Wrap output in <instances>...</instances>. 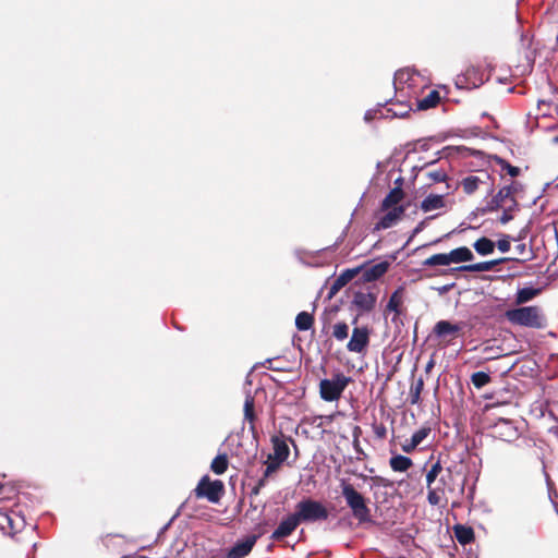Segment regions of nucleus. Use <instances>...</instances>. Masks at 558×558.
Wrapping results in <instances>:
<instances>
[{"label": "nucleus", "instance_id": "1", "mask_svg": "<svg viewBox=\"0 0 558 558\" xmlns=\"http://www.w3.org/2000/svg\"><path fill=\"white\" fill-rule=\"evenodd\" d=\"M466 477L454 468L444 469L440 461L426 472L427 501L430 506L447 505L449 496L459 498L464 494Z\"/></svg>", "mask_w": 558, "mask_h": 558}, {"label": "nucleus", "instance_id": "2", "mask_svg": "<svg viewBox=\"0 0 558 558\" xmlns=\"http://www.w3.org/2000/svg\"><path fill=\"white\" fill-rule=\"evenodd\" d=\"M396 94H404L405 97L415 98L425 93L424 77L413 68H403L396 71L393 76Z\"/></svg>", "mask_w": 558, "mask_h": 558}, {"label": "nucleus", "instance_id": "3", "mask_svg": "<svg viewBox=\"0 0 558 558\" xmlns=\"http://www.w3.org/2000/svg\"><path fill=\"white\" fill-rule=\"evenodd\" d=\"M341 495L344 498L347 506L351 509L352 515L357 520L359 524L371 523L372 513L367 506L366 498L357 492L354 486L347 480L340 482Z\"/></svg>", "mask_w": 558, "mask_h": 558}, {"label": "nucleus", "instance_id": "4", "mask_svg": "<svg viewBox=\"0 0 558 558\" xmlns=\"http://www.w3.org/2000/svg\"><path fill=\"white\" fill-rule=\"evenodd\" d=\"M505 316L507 320L512 325L529 328H542L545 322L542 308L536 305L520 306L517 308L508 310L505 313Z\"/></svg>", "mask_w": 558, "mask_h": 558}, {"label": "nucleus", "instance_id": "5", "mask_svg": "<svg viewBox=\"0 0 558 558\" xmlns=\"http://www.w3.org/2000/svg\"><path fill=\"white\" fill-rule=\"evenodd\" d=\"M294 512L300 523L325 521L329 515L327 508L320 501L311 498L299 501Z\"/></svg>", "mask_w": 558, "mask_h": 558}, {"label": "nucleus", "instance_id": "6", "mask_svg": "<svg viewBox=\"0 0 558 558\" xmlns=\"http://www.w3.org/2000/svg\"><path fill=\"white\" fill-rule=\"evenodd\" d=\"M350 380L351 378L342 373L335 374L331 379H322L319 383L320 398L328 402L337 401Z\"/></svg>", "mask_w": 558, "mask_h": 558}, {"label": "nucleus", "instance_id": "7", "mask_svg": "<svg viewBox=\"0 0 558 558\" xmlns=\"http://www.w3.org/2000/svg\"><path fill=\"white\" fill-rule=\"evenodd\" d=\"M193 492L196 498H206L209 502L218 504L225 494V485L220 480L211 481L208 475H204Z\"/></svg>", "mask_w": 558, "mask_h": 558}, {"label": "nucleus", "instance_id": "8", "mask_svg": "<svg viewBox=\"0 0 558 558\" xmlns=\"http://www.w3.org/2000/svg\"><path fill=\"white\" fill-rule=\"evenodd\" d=\"M427 93L420 98L416 96L415 105H439L441 101L445 102H459L458 99L450 97L451 89L447 85H439L437 88L430 89L426 86Z\"/></svg>", "mask_w": 558, "mask_h": 558}, {"label": "nucleus", "instance_id": "9", "mask_svg": "<svg viewBox=\"0 0 558 558\" xmlns=\"http://www.w3.org/2000/svg\"><path fill=\"white\" fill-rule=\"evenodd\" d=\"M371 329L367 326L354 327L351 338L347 343L349 352L365 354L369 345Z\"/></svg>", "mask_w": 558, "mask_h": 558}, {"label": "nucleus", "instance_id": "10", "mask_svg": "<svg viewBox=\"0 0 558 558\" xmlns=\"http://www.w3.org/2000/svg\"><path fill=\"white\" fill-rule=\"evenodd\" d=\"M533 257H534V255L530 252L529 255L523 257V258L501 257V258H498V259H493V260H487V262H480V263L471 264V265H463V266H460V267L452 268L451 270H460V271H469V272L490 271L497 265H499L501 263H505V262H508V260H513V262L522 264V263H525L527 260L533 259Z\"/></svg>", "mask_w": 558, "mask_h": 558}, {"label": "nucleus", "instance_id": "11", "mask_svg": "<svg viewBox=\"0 0 558 558\" xmlns=\"http://www.w3.org/2000/svg\"><path fill=\"white\" fill-rule=\"evenodd\" d=\"M514 192L515 189L512 184L501 187L497 194L493 196V198L487 203L484 211H496L500 208H504L507 202H510L513 204V206H518V202L513 196Z\"/></svg>", "mask_w": 558, "mask_h": 558}, {"label": "nucleus", "instance_id": "12", "mask_svg": "<svg viewBox=\"0 0 558 558\" xmlns=\"http://www.w3.org/2000/svg\"><path fill=\"white\" fill-rule=\"evenodd\" d=\"M264 531H259L258 534L246 536L242 541H238L227 553L226 558H244L246 557L255 546L257 539L264 534Z\"/></svg>", "mask_w": 558, "mask_h": 558}, {"label": "nucleus", "instance_id": "13", "mask_svg": "<svg viewBox=\"0 0 558 558\" xmlns=\"http://www.w3.org/2000/svg\"><path fill=\"white\" fill-rule=\"evenodd\" d=\"M493 433L496 438L508 442L519 438L518 427L512 421L507 418H499L493 427Z\"/></svg>", "mask_w": 558, "mask_h": 558}, {"label": "nucleus", "instance_id": "14", "mask_svg": "<svg viewBox=\"0 0 558 558\" xmlns=\"http://www.w3.org/2000/svg\"><path fill=\"white\" fill-rule=\"evenodd\" d=\"M464 326L462 322L453 324L449 320H439L435 324L433 332L438 338H449L448 342H450L461 335Z\"/></svg>", "mask_w": 558, "mask_h": 558}, {"label": "nucleus", "instance_id": "15", "mask_svg": "<svg viewBox=\"0 0 558 558\" xmlns=\"http://www.w3.org/2000/svg\"><path fill=\"white\" fill-rule=\"evenodd\" d=\"M300 525V521L295 512L288 514L277 526V529L270 535V539L274 542H280L283 538L290 536L296 527Z\"/></svg>", "mask_w": 558, "mask_h": 558}, {"label": "nucleus", "instance_id": "16", "mask_svg": "<svg viewBox=\"0 0 558 558\" xmlns=\"http://www.w3.org/2000/svg\"><path fill=\"white\" fill-rule=\"evenodd\" d=\"M385 211L386 213L375 225V230L388 229L395 226L404 215L405 208L403 206H397Z\"/></svg>", "mask_w": 558, "mask_h": 558}, {"label": "nucleus", "instance_id": "17", "mask_svg": "<svg viewBox=\"0 0 558 558\" xmlns=\"http://www.w3.org/2000/svg\"><path fill=\"white\" fill-rule=\"evenodd\" d=\"M271 444L274 453L268 456V460H275L278 461L279 463H283L288 459L290 453V449L286 440L279 436H272Z\"/></svg>", "mask_w": 558, "mask_h": 558}, {"label": "nucleus", "instance_id": "18", "mask_svg": "<svg viewBox=\"0 0 558 558\" xmlns=\"http://www.w3.org/2000/svg\"><path fill=\"white\" fill-rule=\"evenodd\" d=\"M377 296L373 292H355L353 304L363 312H371L376 305Z\"/></svg>", "mask_w": 558, "mask_h": 558}, {"label": "nucleus", "instance_id": "19", "mask_svg": "<svg viewBox=\"0 0 558 558\" xmlns=\"http://www.w3.org/2000/svg\"><path fill=\"white\" fill-rule=\"evenodd\" d=\"M389 268L388 262H380L362 271V280L364 282H373L383 277Z\"/></svg>", "mask_w": 558, "mask_h": 558}, {"label": "nucleus", "instance_id": "20", "mask_svg": "<svg viewBox=\"0 0 558 558\" xmlns=\"http://www.w3.org/2000/svg\"><path fill=\"white\" fill-rule=\"evenodd\" d=\"M359 272V268L344 270L340 276H338L333 280L330 287V295L336 294L339 290L347 286Z\"/></svg>", "mask_w": 558, "mask_h": 558}, {"label": "nucleus", "instance_id": "21", "mask_svg": "<svg viewBox=\"0 0 558 558\" xmlns=\"http://www.w3.org/2000/svg\"><path fill=\"white\" fill-rule=\"evenodd\" d=\"M398 116L391 107H375L365 112L364 119L369 122L376 119H393Z\"/></svg>", "mask_w": 558, "mask_h": 558}, {"label": "nucleus", "instance_id": "22", "mask_svg": "<svg viewBox=\"0 0 558 558\" xmlns=\"http://www.w3.org/2000/svg\"><path fill=\"white\" fill-rule=\"evenodd\" d=\"M453 534L458 543L463 546L471 544L475 538L474 530L463 524H456L453 526Z\"/></svg>", "mask_w": 558, "mask_h": 558}, {"label": "nucleus", "instance_id": "23", "mask_svg": "<svg viewBox=\"0 0 558 558\" xmlns=\"http://www.w3.org/2000/svg\"><path fill=\"white\" fill-rule=\"evenodd\" d=\"M403 196L404 193L401 187H393L383 199L380 210H388L399 206L398 204L402 201Z\"/></svg>", "mask_w": 558, "mask_h": 558}, {"label": "nucleus", "instance_id": "24", "mask_svg": "<svg viewBox=\"0 0 558 558\" xmlns=\"http://www.w3.org/2000/svg\"><path fill=\"white\" fill-rule=\"evenodd\" d=\"M403 287H399L389 298L386 305V312H393L396 316L401 314V306L403 303Z\"/></svg>", "mask_w": 558, "mask_h": 558}, {"label": "nucleus", "instance_id": "25", "mask_svg": "<svg viewBox=\"0 0 558 558\" xmlns=\"http://www.w3.org/2000/svg\"><path fill=\"white\" fill-rule=\"evenodd\" d=\"M541 292H542V289H539V288L525 287V288L519 289L515 293L514 303H515V305L525 304V303L532 301L537 295H539Z\"/></svg>", "mask_w": 558, "mask_h": 558}, {"label": "nucleus", "instance_id": "26", "mask_svg": "<svg viewBox=\"0 0 558 558\" xmlns=\"http://www.w3.org/2000/svg\"><path fill=\"white\" fill-rule=\"evenodd\" d=\"M450 264L470 262L474 258L472 251L466 246L457 247L448 253Z\"/></svg>", "mask_w": 558, "mask_h": 558}, {"label": "nucleus", "instance_id": "27", "mask_svg": "<svg viewBox=\"0 0 558 558\" xmlns=\"http://www.w3.org/2000/svg\"><path fill=\"white\" fill-rule=\"evenodd\" d=\"M389 465L395 472H407L413 465V461L409 457L397 454L390 458Z\"/></svg>", "mask_w": 558, "mask_h": 558}, {"label": "nucleus", "instance_id": "28", "mask_svg": "<svg viewBox=\"0 0 558 558\" xmlns=\"http://www.w3.org/2000/svg\"><path fill=\"white\" fill-rule=\"evenodd\" d=\"M445 206L444 197L441 195L430 194L426 198L423 199L421 204V208L423 211H432L434 209H439Z\"/></svg>", "mask_w": 558, "mask_h": 558}, {"label": "nucleus", "instance_id": "29", "mask_svg": "<svg viewBox=\"0 0 558 558\" xmlns=\"http://www.w3.org/2000/svg\"><path fill=\"white\" fill-rule=\"evenodd\" d=\"M473 247L480 255H489L495 250V242L486 236H482L474 242Z\"/></svg>", "mask_w": 558, "mask_h": 558}, {"label": "nucleus", "instance_id": "30", "mask_svg": "<svg viewBox=\"0 0 558 558\" xmlns=\"http://www.w3.org/2000/svg\"><path fill=\"white\" fill-rule=\"evenodd\" d=\"M244 420L247 421L251 425V429H255V400L252 396H246L244 401Z\"/></svg>", "mask_w": 558, "mask_h": 558}, {"label": "nucleus", "instance_id": "31", "mask_svg": "<svg viewBox=\"0 0 558 558\" xmlns=\"http://www.w3.org/2000/svg\"><path fill=\"white\" fill-rule=\"evenodd\" d=\"M229 461L226 453H220L214 458L210 463V470L217 474L221 475L228 470Z\"/></svg>", "mask_w": 558, "mask_h": 558}, {"label": "nucleus", "instance_id": "32", "mask_svg": "<svg viewBox=\"0 0 558 558\" xmlns=\"http://www.w3.org/2000/svg\"><path fill=\"white\" fill-rule=\"evenodd\" d=\"M314 325V317L307 312H301L295 317V326L300 331H306Z\"/></svg>", "mask_w": 558, "mask_h": 558}, {"label": "nucleus", "instance_id": "33", "mask_svg": "<svg viewBox=\"0 0 558 558\" xmlns=\"http://www.w3.org/2000/svg\"><path fill=\"white\" fill-rule=\"evenodd\" d=\"M423 266L434 267V266H447L450 265L448 253H439L434 254L426 258L423 263Z\"/></svg>", "mask_w": 558, "mask_h": 558}, {"label": "nucleus", "instance_id": "34", "mask_svg": "<svg viewBox=\"0 0 558 558\" xmlns=\"http://www.w3.org/2000/svg\"><path fill=\"white\" fill-rule=\"evenodd\" d=\"M424 389V380L422 377H420L414 384L410 387L409 398L410 403L412 405L418 404L421 401V393Z\"/></svg>", "mask_w": 558, "mask_h": 558}, {"label": "nucleus", "instance_id": "35", "mask_svg": "<svg viewBox=\"0 0 558 558\" xmlns=\"http://www.w3.org/2000/svg\"><path fill=\"white\" fill-rule=\"evenodd\" d=\"M482 183V180L476 175H469L461 181L463 192L468 195L473 194Z\"/></svg>", "mask_w": 558, "mask_h": 558}, {"label": "nucleus", "instance_id": "36", "mask_svg": "<svg viewBox=\"0 0 558 558\" xmlns=\"http://www.w3.org/2000/svg\"><path fill=\"white\" fill-rule=\"evenodd\" d=\"M349 336V325L345 322H339L332 326V337L338 341H343Z\"/></svg>", "mask_w": 558, "mask_h": 558}, {"label": "nucleus", "instance_id": "37", "mask_svg": "<svg viewBox=\"0 0 558 558\" xmlns=\"http://www.w3.org/2000/svg\"><path fill=\"white\" fill-rule=\"evenodd\" d=\"M495 160H496V163L500 166L501 170L507 171V173L509 175H511L512 178H515L520 174V168L512 166L507 160H505L500 157H495Z\"/></svg>", "mask_w": 558, "mask_h": 558}, {"label": "nucleus", "instance_id": "38", "mask_svg": "<svg viewBox=\"0 0 558 558\" xmlns=\"http://www.w3.org/2000/svg\"><path fill=\"white\" fill-rule=\"evenodd\" d=\"M471 380L476 388H482L490 381V376L485 372H476L472 375Z\"/></svg>", "mask_w": 558, "mask_h": 558}, {"label": "nucleus", "instance_id": "39", "mask_svg": "<svg viewBox=\"0 0 558 558\" xmlns=\"http://www.w3.org/2000/svg\"><path fill=\"white\" fill-rule=\"evenodd\" d=\"M430 430V427H422L418 430H416L411 437L413 446L421 445L423 440L429 435Z\"/></svg>", "mask_w": 558, "mask_h": 558}, {"label": "nucleus", "instance_id": "40", "mask_svg": "<svg viewBox=\"0 0 558 558\" xmlns=\"http://www.w3.org/2000/svg\"><path fill=\"white\" fill-rule=\"evenodd\" d=\"M426 175L433 183L444 182L447 179V173L442 169L428 171Z\"/></svg>", "mask_w": 558, "mask_h": 558}, {"label": "nucleus", "instance_id": "41", "mask_svg": "<svg viewBox=\"0 0 558 558\" xmlns=\"http://www.w3.org/2000/svg\"><path fill=\"white\" fill-rule=\"evenodd\" d=\"M474 73V70H468L463 76H458V80L456 81L454 84L456 89L470 88V86L468 85V78L471 74Z\"/></svg>", "mask_w": 558, "mask_h": 558}, {"label": "nucleus", "instance_id": "42", "mask_svg": "<svg viewBox=\"0 0 558 558\" xmlns=\"http://www.w3.org/2000/svg\"><path fill=\"white\" fill-rule=\"evenodd\" d=\"M518 206H513V204H511L510 206L508 207H505L504 208V213L502 215L500 216L499 218V222L502 223V225H506L508 223L509 221H511L513 219V215H512V211L517 208Z\"/></svg>", "mask_w": 558, "mask_h": 558}, {"label": "nucleus", "instance_id": "43", "mask_svg": "<svg viewBox=\"0 0 558 558\" xmlns=\"http://www.w3.org/2000/svg\"><path fill=\"white\" fill-rule=\"evenodd\" d=\"M281 463L275 460H268L266 461V469L264 471L265 477H269L272 473H275L279 468Z\"/></svg>", "mask_w": 558, "mask_h": 558}, {"label": "nucleus", "instance_id": "44", "mask_svg": "<svg viewBox=\"0 0 558 558\" xmlns=\"http://www.w3.org/2000/svg\"><path fill=\"white\" fill-rule=\"evenodd\" d=\"M268 477L263 476L257 481V483L252 487L250 495L251 496H257L259 495L262 488H264L267 485Z\"/></svg>", "mask_w": 558, "mask_h": 558}, {"label": "nucleus", "instance_id": "45", "mask_svg": "<svg viewBox=\"0 0 558 558\" xmlns=\"http://www.w3.org/2000/svg\"><path fill=\"white\" fill-rule=\"evenodd\" d=\"M497 245L498 250L502 253H506L510 250V236L505 234L501 239L497 241L495 246Z\"/></svg>", "mask_w": 558, "mask_h": 558}, {"label": "nucleus", "instance_id": "46", "mask_svg": "<svg viewBox=\"0 0 558 558\" xmlns=\"http://www.w3.org/2000/svg\"><path fill=\"white\" fill-rule=\"evenodd\" d=\"M373 432L378 439H385L387 437V427L383 424H373Z\"/></svg>", "mask_w": 558, "mask_h": 558}, {"label": "nucleus", "instance_id": "47", "mask_svg": "<svg viewBox=\"0 0 558 558\" xmlns=\"http://www.w3.org/2000/svg\"><path fill=\"white\" fill-rule=\"evenodd\" d=\"M352 445H353V448L355 450V452L359 454V456H366L362 446H361V442H360V439H353L352 440Z\"/></svg>", "mask_w": 558, "mask_h": 558}, {"label": "nucleus", "instance_id": "48", "mask_svg": "<svg viewBox=\"0 0 558 558\" xmlns=\"http://www.w3.org/2000/svg\"><path fill=\"white\" fill-rule=\"evenodd\" d=\"M417 446H413V441L410 439V441H405L403 445H402V450L407 453H411L412 451L415 450Z\"/></svg>", "mask_w": 558, "mask_h": 558}, {"label": "nucleus", "instance_id": "49", "mask_svg": "<svg viewBox=\"0 0 558 558\" xmlns=\"http://www.w3.org/2000/svg\"><path fill=\"white\" fill-rule=\"evenodd\" d=\"M515 251L518 252V254H520L522 256L525 255L527 252L526 244L525 243L518 244L515 246Z\"/></svg>", "mask_w": 558, "mask_h": 558}, {"label": "nucleus", "instance_id": "50", "mask_svg": "<svg viewBox=\"0 0 558 558\" xmlns=\"http://www.w3.org/2000/svg\"><path fill=\"white\" fill-rule=\"evenodd\" d=\"M361 435H362V428L359 425H355L352 430L353 439H360Z\"/></svg>", "mask_w": 558, "mask_h": 558}, {"label": "nucleus", "instance_id": "51", "mask_svg": "<svg viewBox=\"0 0 558 558\" xmlns=\"http://www.w3.org/2000/svg\"><path fill=\"white\" fill-rule=\"evenodd\" d=\"M547 485H548V489H549V495L551 494V490H553V482L549 480V477L547 476Z\"/></svg>", "mask_w": 558, "mask_h": 558}, {"label": "nucleus", "instance_id": "52", "mask_svg": "<svg viewBox=\"0 0 558 558\" xmlns=\"http://www.w3.org/2000/svg\"><path fill=\"white\" fill-rule=\"evenodd\" d=\"M405 102V100L397 99L395 105H404Z\"/></svg>", "mask_w": 558, "mask_h": 558}, {"label": "nucleus", "instance_id": "53", "mask_svg": "<svg viewBox=\"0 0 558 558\" xmlns=\"http://www.w3.org/2000/svg\"><path fill=\"white\" fill-rule=\"evenodd\" d=\"M429 107H423V106H420V107H416L417 110H425V109H428Z\"/></svg>", "mask_w": 558, "mask_h": 558}, {"label": "nucleus", "instance_id": "54", "mask_svg": "<svg viewBox=\"0 0 558 558\" xmlns=\"http://www.w3.org/2000/svg\"><path fill=\"white\" fill-rule=\"evenodd\" d=\"M477 86H478V84H476L475 82L472 83V88H475Z\"/></svg>", "mask_w": 558, "mask_h": 558}, {"label": "nucleus", "instance_id": "55", "mask_svg": "<svg viewBox=\"0 0 558 558\" xmlns=\"http://www.w3.org/2000/svg\"><path fill=\"white\" fill-rule=\"evenodd\" d=\"M537 105H545V101L544 100H538Z\"/></svg>", "mask_w": 558, "mask_h": 558}, {"label": "nucleus", "instance_id": "56", "mask_svg": "<svg viewBox=\"0 0 558 558\" xmlns=\"http://www.w3.org/2000/svg\"><path fill=\"white\" fill-rule=\"evenodd\" d=\"M266 363H271V360H267L263 365L266 366Z\"/></svg>", "mask_w": 558, "mask_h": 558}, {"label": "nucleus", "instance_id": "57", "mask_svg": "<svg viewBox=\"0 0 558 558\" xmlns=\"http://www.w3.org/2000/svg\"><path fill=\"white\" fill-rule=\"evenodd\" d=\"M432 366H433V363H429V364L427 365V369H429Z\"/></svg>", "mask_w": 558, "mask_h": 558}, {"label": "nucleus", "instance_id": "58", "mask_svg": "<svg viewBox=\"0 0 558 558\" xmlns=\"http://www.w3.org/2000/svg\"><path fill=\"white\" fill-rule=\"evenodd\" d=\"M556 111H557V113H558V107H556Z\"/></svg>", "mask_w": 558, "mask_h": 558}]
</instances>
